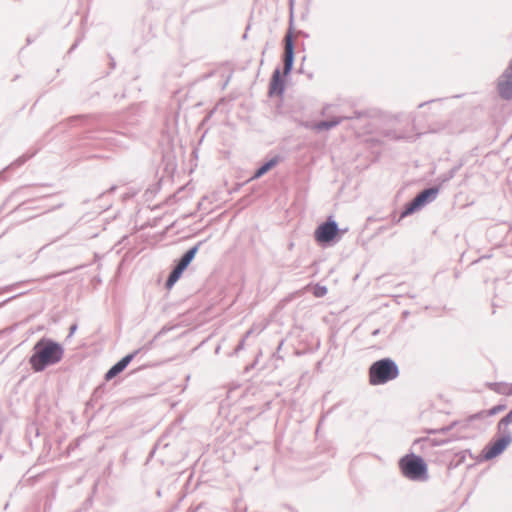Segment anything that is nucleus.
<instances>
[{
    "label": "nucleus",
    "mask_w": 512,
    "mask_h": 512,
    "mask_svg": "<svg viewBox=\"0 0 512 512\" xmlns=\"http://www.w3.org/2000/svg\"><path fill=\"white\" fill-rule=\"evenodd\" d=\"M512 443V435L498 436L492 438L483 448L481 459L485 461L492 460L501 455Z\"/></svg>",
    "instance_id": "obj_7"
},
{
    "label": "nucleus",
    "mask_w": 512,
    "mask_h": 512,
    "mask_svg": "<svg viewBox=\"0 0 512 512\" xmlns=\"http://www.w3.org/2000/svg\"><path fill=\"white\" fill-rule=\"evenodd\" d=\"M511 138H512V134H511Z\"/></svg>",
    "instance_id": "obj_48"
},
{
    "label": "nucleus",
    "mask_w": 512,
    "mask_h": 512,
    "mask_svg": "<svg viewBox=\"0 0 512 512\" xmlns=\"http://www.w3.org/2000/svg\"><path fill=\"white\" fill-rule=\"evenodd\" d=\"M505 409H506L505 404H498V405H495L494 407H492L491 409L487 410V413L489 416H493V415L498 414L499 412L504 411Z\"/></svg>",
    "instance_id": "obj_26"
},
{
    "label": "nucleus",
    "mask_w": 512,
    "mask_h": 512,
    "mask_svg": "<svg viewBox=\"0 0 512 512\" xmlns=\"http://www.w3.org/2000/svg\"><path fill=\"white\" fill-rule=\"evenodd\" d=\"M328 292V289L324 285L316 284L313 288V295L317 298L324 297Z\"/></svg>",
    "instance_id": "obj_23"
},
{
    "label": "nucleus",
    "mask_w": 512,
    "mask_h": 512,
    "mask_svg": "<svg viewBox=\"0 0 512 512\" xmlns=\"http://www.w3.org/2000/svg\"><path fill=\"white\" fill-rule=\"evenodd\" d=\"M429 441H430V437L417 438L413 441L412 449H414L422 454H426L427 450L432 448V447H429Z\"/></svg>",
    "instance_id": "obj_19"
},
{
    "label": "nucleus",
    "mask_w": 512,
    "mask_h": 512,
    "mask_svg": "<svg viewBox=\"0 0 512 512\" xmlns=\"http://www.w3.org/2000/svg\"><path fill=\"white\" fill-rule=\"evenodd\" d=\"M440 100H441L440 98H439V99H432V100H429V101H426V102L420 103V104L418 105V107H419V108H422V107H424L425 105H427V104H429V103L437 102V101H440Z\"/></svg>",
    "instance_id": "obj_37"
},
{
    "label": "nucleus",
    "mask_w": 512,
    "mask_h": 512,
    "mask_svg": "<svg viewBox=\"0 0 512 512\" xmlns=\"http://www.w3.org/2000/svg\"><path fill=\"white\" fill-rule=\"evenodd\" d=\"M84 38V35L82 34L81 36H79L75 42L73 43V45L70 47V49L68 50V53H72L77 47L78 45L81 43V41L83 40Z\"/></svg>",
    "instance_id": "obj_29"
},
{
    "label": "nucleus",
    "mask_w": 512,
    "mask_h": 512,
    "mask_svg": "<svg viewBox=\"0 0 512 512\" xmlns=\"http://www.w3.org/2000/svg\"><path fill=\"white\" fill-rule=\"evenodd\" d=\"M100 389H101V387H98L97 389H95L93 395L95 396L99 392Z\"/></svg>",
    "instance_id": "obj_43"
},
{
    "label": "nucleus",
    "mask_w": 512,
    "mask_h": 512,
    "mask_svg": "<svg viewBox=\"0 0 512 512\" xmlns=\"http://www.w3.org/2000/svg\"><path fill=\"white\" fill-rule=\"evenodd\" d=\"M171 329H172L171 327H167V326L162 327L161 330L155 334L154 339L160 338L162 335L166 334Z\"/></svg>",
    "instance_id": "obj_30"
},
{
    "label": "nucleus",
    "mask_w": 512,
    "mask_h": 512,
    "mask_svg": "<svg viewBox=\"0 0 512 512\" xmlns=\"http://www.w3.org/2000/svg\"><path fill=\"white\" fill-rule=\"evenodd\" d=\"M109 57V67L111 70H114L116 68V61L114 57H112L110 54H108Z\"/></svg>",
    "instance_id": "obj_34"
},
{
    "label": "nucleus",
    "mask_w": 512,
    "mask_h": 512,
    "mask_svg": "<svg viewBox=\"0 0 512 512\" xmlns=\"http://www.w3.org/2000/svg\"><path fill=\"white\" fill-rule=\"evenodd\" d=\"M245 337H242L241 340L239 341V343L236 345L234 351H233V354H238L241 350L244 349V346H245Z\"/></svg>",
    "instance_id": "obj_28"
},
{
    "label": "nucleus",
    "mask_w": 512,
    "mask_h": 512,
    "mask_svg": "<svg viewBox=\"0 0 512 512\" xmlns=\"http://www.w3.org/2000/svg\"><path fill=\"white\" fill-rule=\"evenodd\" d=\"M486 417H489L488 413H487V410H482V411H479L475 414H472L469 416V418L467 419V423L465 424V426L468 425L469 422H473L475 420H478V419H483V418H486Z\"/></svg>",
    "instance_id": "obj_24"
},
{
    "label": "nucleus",
    "mask_w": 512,
    "mask_h": 512,
    "mask_svg": "<svg viewBox=\"0 0 512 512\" xmlns=\"http://www.w3.org/2000/svg\"><path fill=\"white\" fill-rule=\"evenodd\" d=\"M461 167H462V163H459V164L453 166L446 173L439 175L436 179V181L438 182L437 186L441 187L443 184H445L446 182H449L451 179H453Z\"/></svg>",
    "instance_id": "obj_16"
},
{
    "label": "nucleus",
    "mask_w": 512,
    "mask_h": 512,
    "mask_svg": "<svg viewBox=\"0 0 512 512\" xmlns=\"http://www.w3.org/2000/svg\"><path fill=\"white\" fill-rule=\"evenodd\" d=\"M324 419H325V415H323V416L321 417V419L319 420L317 430L319 429L320 425L324 422Z\"/></svg>",
    "instance_id": "obj_39"
},
{
    "label": "nucleus",
    "mask_w": 512,
    "mask_h": 512,
    "mask_svg": "<svg viewBox=\"0 0 512 512\" xmlns=\"http://www.w3.org/2000/svg\"><path fill=\"white\" fill-rule=\"evenodd\" d=\"M440 191V186H431L420 191L411 201L405 204L398 218L393 217L394 223H399L403 218L419 211L425 205L433 202Z\"/></svg>",
    "instance_id": "obj_5"
},
{
    "label": "nucleus",
    "mask_w": 512,
    "mask_h": 512,
    "mask_svg": "<svg viewBox=\"0 0 512 512\" xmlns=\"http://www.w3.org/2000/svg\"><path fill=\"white\" fill-rule=\"evenodd\" d=\"M487 386L490 390L498 394L512 395V384H507L504 382H493L487 383Z\"/></svg>",
    "instance_id": "obj_15"
},
{
    "label": "nucleus",
    "mask_w": 512,
    "mask_h": 512,
    "mask_svg": "<svg viewBox=\"0 0 512 512\" xmlns=\"http://www.w3.org/2000/svg\"><path fill=\"white\" fill-rule=\"evenodd\" d=\"M183 273L184 271H182L180 268L174 265L171 272L168 275V278L166 279L165 287L167 289H171L175 285V283L180 279Z\"/></svg>",
    "instance_id": "obj_18"
},
{
    "label": "nucleus",
    "mask_w": 512,
    "mask_h": 512,
    "mask_svg": "<svg viewBox=\"0 0 512 512\" xmlns=\"http://www.w3.org/2000/svg\"><path fill=\"white\" fill-rule=\"evenodd\" d=\"M512 424V420L508 414H506L497 424V433L499 436H506L507 434L512 435L508 425Z\"/></svg>",
    "instance_id": "obj_20"
},
{
    "label": "nucleus",
    "mask_w": 512,
    "mask_h": 512,
    "mask_svg": "<svg viewBox=\"0 0 512 512\" xmlns=\"http://www.w3.org/2000/svg\"><path fill=\"white\" fill-rule=\"evenodd\" d=\"M340 232L338 223L330 216L326 221L317 226L314 238L322 246L332 245L341 238Z\"/></svg>",
    "instance_id": "obj_6"
},
{
    "label": "nucleus",
    "mask_w": 512,
    "mask_h": 512,
    "mask_svg": "<svg viewBox=\"0 0 512 512\" xmlns=\"http://www.w3.org/2000/svg\"><path fill=\"white\" fill-rule=\"evenodd\" d=\"M65 273H66V271H64V272H59V273H57V274H53V275L49 276L48 278H54V277H56V276H58V275H62V274H65Z\"/></svg>",
    "instance_id": "obj_40"
},
{
    "label": "nucleus",
    "mask_w": 512,
    "mask_h": 512,
    "mask_svg": "<svg viewBox=\"0 0 512 512\" xmlns=\"http://www.w3.org/2000/svg\"><path fill=\"white\" fill-rule=\"evenodd\" d=\"M32 41H33V40H32L30 37H27V43H28V44L32 43Z\"/></svg>",
    "instance_id": "obj_44"
},
{
    "label": "nucleus",
    "mask_w": 512,
    "mask_h": 512,
    "mask_svg": "<svg viewBox=\"0 0 512 512\" xmlns=\"http://www.w3.org/2000/svg\"><path fill=\"white\" fill-rule=\"evenodd\" d=\"M280 161V157L278 155L270 158L269 160L262 163L254 172L251 179H259L267 172H269L272 168H274Z\"/></svg>",
    "instance_id": "obj_13"
},
{
    "label": "nucleus",
    "mask_w": 512,
    "mask_h": 512,
    "mask_svg": "<svg viewBox=\"0 0 512 512\" xmlns=\"http://www.w3.org/2000/svg\"><path fill=\"white\" fill-rule=\"evenodd\" d=\"M36 153H37V151H33L31 153L27 152V153L21 155L14 162H12L10 164V166L7 167V169L22 166L26 161H28L30 158H32Z\"/></svg>",
    "instance_id": "obj_22"
},
{
    "label": "nucleus",
    "mask_w": 512,
    "mask_h": 512,
    "mask_svg": "<svg viewBox=\"0 0 512 512\" xmlns=\"http://www.w3.org/2000/svg\"><path fill=\"white\" fill-rule=\"evenodd\" d=\"M466 455H469L470 457H472L471 451L464 450V451L460 452L459 454H457V456L459 457V462H464Z\"/></svg>",
    "instance_id": "obj_31"
},
{
    "label": "nucleus",
    "mask_w": 512,
    "mask_h": 512,
    "mask_svg": "<svg viewBox=\"0 0 512 512\" xmlns=\"http://www.w3.org/2000/svg\"><path fill=\"white\" fill-rule=\"evenodd\" d=\"M183 273L184 271H182L180 268L174 265L171 272L168 275V278L166 279L165 287L167 289H171L175 285V283L180 279Z\"/></svg>",
    "instance_id": "obj_17"
},
{
    "label": "nucleus",
    "mask_w": 512,
    "mask_h": 512,
    "mask_svg": "<svg viewBox=\"0 0 512 512\" xmlns=\"http://www.w3.org/2000/svg\"><path fill=\"white\" fill-rule=\"evenodd\" d=\"M459 424H460L459 421H453L452 423H450L447 426H443V427L437 428V429H425L424 432L427 434H430V435L446 434L449 431H451L452 429H454L455 427H457Z\"/></svg>",
    "instance_id": "obj_21"
},
{
    "label": "nucleus",
    "mask_w": 512,
    "mask_h": 512,
    "mask_svg": "<svg viewBox=\"0 0 512 512\" xmlns=\"http://www.w3.org/2000/svg\"><path fill=\"white\" fill-rule=\"evenodd\" d=\"M366 116L365 111H354L351 116H344V120H352V119H360L362 117Z\"/></svg>",
    "instance_id": "obj_27"
},
{
    "label": "nucleus",
    "mask_w": 512,
    "mask_h": 512,
    "mask_svg": "<svg viewBox=\"0 0 512 512\" xmlns=\"http://www.w3.org/2000/svg\"><path fill=\"white\" fill-rule=\"evenodd\" d=\"M203 243L204 241H199L194 246L189 248L178 260L175 261V266L180 268L182 271H185L195 258Z\"/></svg>",
    "instance_id": "obj_10"
},
{
    "label": "nucleus",
    "mask_w": 512,
    "mask_h": 512,
    "mask_svg": "<svg viewBox=\"0 0 512 512\" xmlns=\"http://www.w3.org/2000/svg\"><path fill=\"white\" fill-rule=\"evenodd\" d=\"M399 374V367L392 358H382L370 365L369 383L373 386L383 385L396 379Z\"/></svg>",
    "instance_id": "obj_3"
},
{
    "label": "nucleus",
    "mask_w": 512,
    "mask_h": 512,
    "mask_svg": "<svg viewBox=\"0 0 512 512\" xmlns=\"http://www.w3.org/2000/svg\"><path fill=\"white\" fill-rule=\"evenodd\" d=\"M512 420V409L507 413Z\"/></svg>",
    "instance_id": "obj_45"
},
{
    "label": "nucleus",
    "mask_w": 512,
    "mask_h": 512,
    "mask_svg": "<svg viewBox=\"0 0 512 512\" xmlns=\"http://www.w3.org/2000/svg\"><path fill=\"white\" fill-rule=\"evenodd\" d=\"M203 243L204 241H199L194 246L189 248L178 260L175 261V266L180 268L182 271H185L195 258Z\"/></svg>",
    "instance_id": "obj_11"
},
{
    "label": "nucleus",
    "mask_w": 512,
    "mask_h": 512,
    "mask_svg": "<svg viewBox=\"0 0 512 512\" xmlns=\"http://www.w3.org/2000/svg\"><path fill=\"white\" fill-rule=\"evenodd\" d=\"M295 60V44L292 26L289 27L284 37L283 72L276 67L269 82L268 95L270 97H282L285 92V77L291 74Z\"/></svg>",
    "instance_id": "obj_2"
},
{
    "label": "nucleus",
    "mask_w": 512,
    "mask_h": 512,
    "mask_svg": "<svg viewBox=\"0 0 512 512\" xmlns=\"http://www.w3.org/2000/svg\"><path fill=\"white\" fill-rule=\"evenodd\" d=\"M157 448V445H155V447L152 449L151 453H150V457L153 456V454L155 453V449Z\"/></svg>",
    "instance_id": "obj_42"
},
{
    "label": "nucleus",
    "mask_w": 512,
    "mask_h": 512,
    "mask_svg": "<svg viewBox=\"0 0 512 512\" xmlns=\"http://www.w3.org/2000/svg\"><path fill=\"white\" fill-rule=\"evenodd\" d=\"M42 199H44V196L43 197H38L37 196V197H35L33 199L22 201L20 204H18L13 209L12 213L28 212V211H33V210H37V209L49 210L44 205H34L36 200H42Z\"/></svg>",
    "instance_id": "obj_12"
},
{
    "label": "nucleus",
    "mask_w": 512,
    "mask_h": 512,
    "mask_svg": "<svg viewBox=\"0 0 512 512\" xmlns=\"http://www.w3.org/2000/svg\"><path fill=\"white\" fill-rule=\"evenodd\" d=\"M24 283H25V282H17V283H14V284H11V285H8V286L4 287V289H3V290H4V291H6V292H7V291H12V290H14L15 288H17V287H19V286L23 285Z\"/></svg>",
    "instance_id": "obj_32"
},
{
    "label": "nucleus",
    "mask_w": 512,
    "mask_h": 512,
    "mask_svg": "<svg viewBox=\"0 0 512 512\" xmlns=\"http://www.w3.org/2000/svg\"><path fill=\"white\" fill-rule=\"evenodd\" d=\"M77 327H78V326H77V324H72V325L70 326V328H69V334H68V336H67L68 338H70V337H72V336H73V334H74V333L76 332V330H77Z\"/></svg>",
    "instance_id": "obj_36"
},
{
    "label": "nucleus",
    "mask_w": 512,
    "mask_h": 512,
    "mask_svg": "<svg viewBox=\"0 0 512 512\" xmlns=\"http://www.w3.org/2000/svg\"><path fill=\"white\" fill-rule=\"evenodd\" d=\"M450 440L449 439H438V438H430V441H429V447H437V446H442V445H445L449 442Z\"/></svg>",
    "instance_id": "obj_25"
},
{
    "label": "nucleus",
    "mask_w": 512,
    "mask_h": 512,
    "mask_svg": "<svg viewBox=\"0 0 512 512\" xmlns=\"http://www.w3.org/2000/svg\"><path fill=\"white\" fill-rule=\"evenodd\" d=\"M379 333H380V329H375V330L372 332V336H377Z\"/></svg>",
    "instance_id": "obj_41"
},
{
    "label": "nucleus",
    "mask_w": 512,
    "mask_h": 512,
    "mask_svg": "<svg viewBox=\"0 0 512 512\" xmlns=\"http://www.w3.org/2000/svg\"><path fill=\"white\" fill-rule=\"evenodd\" d=\"M402 475L411 481H426L429 478L428 466L422 456L411 452L398 462Z\"/></svg>",
    "instance_id": "obj_4"
},
{
    "label": "nucleus",
    "mask_w": 512,
    "mask_h": 512,
    "mask_svg": "<svg viewBox=\"0 0 512 512\" xmlns=\"http://www.w3.org/2000/svg\"><path fill=\"white\" fill-rule=\"evenodd\" d=\"M157 339H152L151 341H149L147 344H145L143 347H141V351H147L149 349H151V347L153 346V343L156 341Z\"/></svg>",
    "instance_id": "obj_33"
},
{
    "label": "nucleus",
    "mask_w": 512,
    "mask_h": 512,
    "mask_svg": "<svg viewBox=\"0 0 512 512\" xmlns=\"http://www.w3.org/2000/svg\"><path fill=\"white\" fill-rule=\"evenodd\" d=\"M115 189H116V186H112V187L110 188V191H114Z\"/></svg>",
    "instance_id": "obj_47"
},
{
    "label": "nucleus",
    "mask_w": 512,
    "mask_h": 512,
    "mask_svg": "<svg viewBox=\"0 0 512 512\" xmlns=\"http://www.w3.org/2000/svg\"><path fill=\"white\" fill-rule=\"evenodd\" d=\"M496 91L502 100L512 101V59L506 69L498 77Z\"/></svg>",
    "instance_id": "obj_8"
},
{
    "label": "nucleus",
    "mask_w": 512,
    "mask_h": 512,
    "mask_svg": "<svg viewBox=\"0 0 512 512\" xmlns=\"http://www.w3.org/2000/svg\"><path fill=\"white\" fill-rule=\"evenodd\" d=\"M344 121L343 117H334L329 120H322L315 124L314 129L317 131L330 130Z\"/></svg>",
    "instance_id": "obj_14"
},
{
    "label": "nucleus",
    "mask_w": 512,
    "mask_h": 512,
    "mask_svg": "<svg viewBox=\"0 0 512 512\" xmlns=\"http://www.w3.org/2000/svg\"><path fill=\"white\" fill-rule=\"evenodd\" d=\"M141 352V349H137L133 351L132 353H129L125 355L123 358H121L119 361H117L106 373H105V380L110 381L113 378H115L117 375H119L121 372H123L126 367L131 363V361L136 357L138 353Z\"/></svg>",
    "instance_id": "obj_9"
},
{
    "label": "nucleus",
    "mask_w": 512,
    "mask_h": 512,
    "mask_svg": "<svg viewBox=\"0 0 512 512\" xmlns=\"http://www.w3.org/2000/svg\"><path fill=\"white\" fill-rule=\"evenodd\" d=\"M252 333H253V329L251 328V329H249V330L244 334V336H243V337H245V339H247V338H248Z\"/></svg>",
    "instance_id": "obj_38"
},
{
    "label": "nucleus",
    "mask_w": 512,
    "mask_h": 512,
    "mask_svg": "<svg viewBox=\"0 0 512 512\" xmlns=\"http://www.w3.org/2000/svg\"><path fill=\"white\" fill-rule=\"evenodd\" d=\"M23 294H25V292H21V293H19V294H17V295H14V296H12V297H10V298H8V299L4 300L2 303H0V307L4 306L6 303L10 302L11 300H13V299H15V298H17L18 296H21V295H23Z\"/></svg>",
    "instance_id": "obj_35"
},
{
    "label": "nucleus",
    "mask_w": 512,
    "mask_h": 512,
    "mask_svg": "<svg viewBox=\"0 0 512 512\" xmlns=\"http://www.w3.org/2000/svg\"><path fill=\"white\" fill-rule=\"evenodd\" d=\"M82 117L83 116L72 117L71 120H75V119L82 118Z\"/></svg>",
    "instance_id": "obj_46"
},
{
    "label": "nucleus",
    "mask_w": 512,
    "mask_h": 512,
    "mask_svg": "<svg viewBox=\"0 0 512 512\" xmlns=\"http://www.w3.org/2000/svg\"><path fill=\"white\" fill-rule=\"evenodd\" d=\"M64 355L63 346L48 337L40 338L33 346L28 363L35 372H43L46 368L59 363Z\"/></svg>",
    "instance_id": "obj_1"
}]
</instances>
